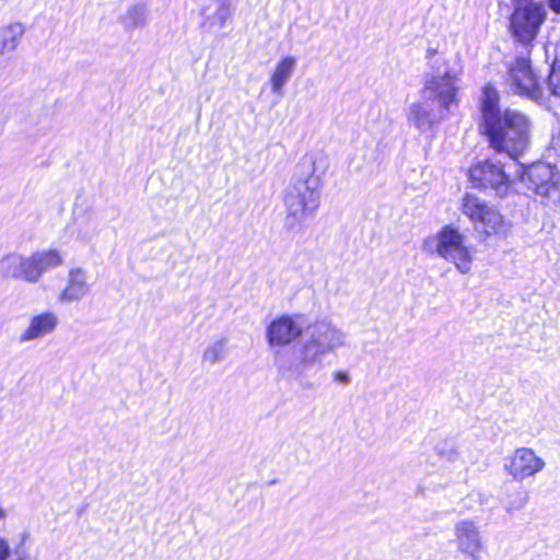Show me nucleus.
Instances as JSON below:
<instances>
[{"label": "nucleus", "instance_id": "obj_1", "mask_svg": "<svg viewBox=\"0 0 560 560\" xmlns=\"http://www.w3.org/2000/svg\"><path fill=\"white\" fill-rule=\"evenodd\" d=\"M480 135L489 147L499 154H506L518 161L529 143L530 121L515 109H500V93L493 83L488 82L481 89L479 103Z\"/></svg>", "mask_w": 560, "mask_h": 560}, {"label": "nucleus", "instance_id": "obj_2", "mask_svg": "<svg viewBox=\"0 0 560 560\" xmlns=\"http://www.w3.org/2000/svg\"><path fill=\"white\" fill-rule=\"evenodd\" d=\"M317 158L305 154L299 162L300 177L288 187L283 202L285 206V226H300L319 207L322 178L316 174Z\"/></svg>", "mask_w": 560, "mask_h": 560}, {"label": "nucleus", "instance_id": "obj_3", "mask_svg": "<svg viewBox=\"0 0 560 560\" xmlns=\"http://www.w3.org/2000/svg\"><path fill=\"white\" fill-rule=\"evenodd\" d=\"M459 209L475 226L481 229L485 237L503 236L510 229V223L500 210L475 194H465L460 199Z\"/></svg>", "mask_w": 560, "mask_h": 560}, {"label": "nucleus", "instance_id": "obj_4", "mask_svg": "<svg viewBox=\"0 0 560 560\" xmlns=\"http://www.w3.org/2000/svg\"><path fill=\"white\" fill-rule=\"evenodd\" d=\"M546 19L547 13L541 2L528 1L516 5L509 19V33L515 42L532 47Z\"/></svg>", "mask_w": 560, "mask_h": 560}, {"label": "nucleus", "instance_id": "obj_5", "mask_svg": "<svg viewBox=\"0 0 560 560\" xmlns=\"http://www.w3.org/2000/svg\"><path fill=\"white\" fill-rule=\"evenodd\" d=\"M436 253L452 262L462 273H468L472 265V255L465 245V236L452 224L443 225L435 235Z\"/></svg>", "mask_w": 560, "mask_h": 560}, {"label": "nucleus", "instance_id": "obj_6", "mask_svg": "<svg viewBox=\"0 0 560 560\" xmlns=\"http://www.w3.org/2000/svg\"><path fill=\"white\" fill-rule=\"evenodd\" d=\"M505 84L514 94L529 100L537 101L542 96L539 77L529 56H520L513 60L506 70Z\"/></svg>", "mask_w": 560, "mask_h": 560}, {"label": "nucleus", "instance_id": "obj_7", "mask_svg": "<svg viewBox=\"0 0 560 560\" xmlns=\"http://www.w3.org/2000/svg\"><path fill=\"white\" fill-rule=\"evenodd\" d=\"M468 178L475 188L491 189L500 198L506 197L512 189V179L503 165L491 160L474 163L468 168Z\"/></svg>", "mask_w": 560, "mask_h": 560}, {"label": "nucleus", "instance_id": "obj_8", "mask_svg": "<svg viewBox=\"0 0 560 560\" xmlns=\"http://www.w3.org/2000/svg\"><path fill=\"white\" fill-rule=\"evenodd\" d=\"M544 466L542 458L532 448L520 447L510 456L505 470L514 480L522 481L539 472Z\"/></svg>", "mask_w": 560, "mask_h": 560}, {"label": "nucleus", "instance_id": "obj_9", "mask_svg": "<svg viewBox=\"0 0 560 560\" xmlns=\"http://www.w3.org/2000/svg\"><path fill=\"white\" fill-rule=\"evenodd\" d=\"M302 335V328L289 315H281L270 322L266 329L269 346L283 347L296 340Z\"/></svg>", "mask_w": 560, "mask_h": 560}, {"label": "nucleus", "instance_id": "obj_10", "mask_svg": "<svg viewBox=\"0 0 560 560\" xmlns=\"http://www.w3.org/2000/svg\"><path fill=\"white\" fill-rule=\"evenodd\" d=\"M525 175L532 183L535 194L542 199L548 200L560 196L559 185L546 165L533 164L528 166Z\"/></svg>", "mask_w": 560, "mask_h": 560}, {"label": "nucleus", "instance_id": "obj_11", "mask_svg": "<svg viewBox=\"0 0 560 560\" xmlns=\"http://www.w3.org/2000/svg\"><path fill=\"white\" fill-rule=\"evenodd\" d=\"M35 265L32 254L22 256L10 253L1 259V271L7 278L22 279L26 282H36Z\"/></svg>", "mask_w": 560, "mask_h": 560}, {"label": "nucleus", "instance_id": "obj_12", "mask_svg": "<svg viewBox=\"0 0 560 560\" xmlns=\"http://www.w3.org/2000/svg\"><path fill=\"white\" fill-rule=\"evenodd\" d=\"M455 537L458 549L472 558L479 560L482 550V542L479 532L470 520H464L455 525Z\"/></svg>", "mask_w": 560, "mask_h": 560}, {"label": "nucleus", "instance_id": "obj_13", "mask_svg": "<svg viewBox=\"0 0 560 560\" xmlns=\"http://www.w3.org/2000/svg\"><path fill=\"white\" fill-rule=\"evenodd\" d=\"M455 74L446 71L440 77H433L424 84V90L435 94L444 109H448L451 104L458 103V89L455 85Z\"/></svg>", "mask_w": 560, "mask_h": 560}, {"label": "nucleus", "instance_id": "obj_14", "mask_svg": "<svg viewBox=\"0 0 560 560\" xmlns=\"http://www.w3.org/2000/svg\"><path fill=\"white\" fill-rule=\"evenodd\" d=\"M89 291L86 276L83 269L72 268L69 270L65 288L59 293L60 302H72L83 298Z\"/></svg>", "mask_w": 560, "mask_h": 560}, {"label": "nucleus", "instance_id": "obj_15", "mask_svg": "<svg viewBox=\"0 0 560 560\" xmlns=\"http://www.w3.org/2000/svg\"><path fill=\"white\" fill-rule=\"evenodd\" d=\"M58 324L57 316L51 312H44L31 318L26 329L20 336L21 341L38 339L55 330Z\"/></svg>", "mask_w": 560, "mask_h": 560}, {"label": "nucleus", "instance_id": "obj_16", "mask_svg": "<svg viewBox=\"0 0 560 560\" xmlns=\"http://www.w3.org/2000/svg\"><path fill=\"white\" fill-rule=\"evenodd\" d=\"M33 262L35 265V273L37 281L47 270L57 268L63 264V257L57 249H44L32 253Z\"/></svg>", "mask_w": 560, "mask_h": 560}, {"label": "nucleus", "instance_id": "obj_17", "mask_svg": "<svg viewBox=\"0 0 560 560\" xmlns=\"http://www.w3.org/2000/svg\"><path fill=\"white\" fill-rule=\"evenodd\" d=\"M25 27L21 22L9 23L0 27V49L2 52L12 51L18 47Z\"/></svg>", "mask_w": 560, "mask_h": 560}, {"label": "nucleus", "instance_id": "obj_18", "mask_svg": "<svg viewBox=\"0 0 560 560\" xmlns=\"http://www.w3.org/2000/svg\"><path fill=\"white\" fill-rule=\"evenodd\" d=\"M295 66V59L291 56L282 58L276 66L270 77V85L273 92H280L289 80Z\"/></svg>", "mask_w": 560, "mask_h": 560}, {"label": "nucleus", "instance_id": "obj_19", "mask_svg": "<svg viewBox=\"0 0 560 560\" xmlns=\"http://www.w3.org/2000/svg\"><path fill=\"white\" fill-rule=\"evenodd\" d=\"M326 352V346L319 337H312L301 348L302 361L311 363Z\"/></svg>", "mask_w": 560, "mask_h": 560}, {"label": "nucleus", "instance_id": "obj_20", "mask_svg": "<svg viewBox=\"0 0 560 560\" xmlns=\"http://www.w3.org/2000/svg\"><path fill=\"white\" fill-rule=\"evenodd\" d=\"M410 119L419 129L430 128L432 120L430 113L419 103L412 104L409 108Z\"/></svg>", "mask_w": 560, "mask_h": 560}, {"label": "nucleus", "instance_id": "obj_21", "mask_svg": "<svg viewBox=\"0 0 560 560\" xmlns=\"http://www.w3.org/2000/svg\"><path fill=\"white\" fill-rule=\"evenodd\" d=\"M11 548L9 542L0 537V560H25L24 556L18 555L15 558L11 559Z\"/></svg>", "mask_w": 560, "mask_h": 560}, {"label": "nucleus", "instance_id": "obj_22", "mask_svg": "<svg viewBox=\"0 0 560 560\" xmlns=\"http://www.w3.org/2000/svg\"><path fill=\"white\" fill-rule=\"evenodd\" d=\"M334 380L338 383L347 384L349 382V375L346 371H336L334 373Z\"/></svg>", "mask_w": 560, "mask_h": 560}, {"label": "nucleus", "instance_id": "obj_23", "mask_svg": "<svg viewBox=\"0 0 560 560\" xmlns=\"http://www.w3.org/2000/svg\"><path fill=\"white\" fill-rule=\"evenodd\" d=\"M547 5L551 12L560 15V0H547Z\"/></svg>", "mask_w": 560, "mask_h": 560}, {"label": "nucleus", "instance_id": "obj_24", "mask_svg": "<svg viewBox=\"0 0 560 560\" xmlns=\"http://www.w3.org/2000/svg\"><path fill=\"white\" fill-rule=\"evenodd\" d=\"M436 54H438V50H436V49H434V48H429V49L427 50V57H428V58H431L432 56H434V55H436Z\"/></svg>", "mask_w": 560, "mask_h": 560}, {"label": "nucleus", "instance_id": "obj_25", "mask_svg": "<svg viewBox=\"0 0 560 560\" xmlns=\"http://www.w3.org/2000/svg\"><path fill=\"white\" fill-rule=\"evenodd\" d=\"M7 517V511L0 505V521Z\"/></svg>", "mask_w": 560, "mask_h": 560}]
</instances>
